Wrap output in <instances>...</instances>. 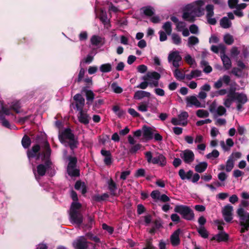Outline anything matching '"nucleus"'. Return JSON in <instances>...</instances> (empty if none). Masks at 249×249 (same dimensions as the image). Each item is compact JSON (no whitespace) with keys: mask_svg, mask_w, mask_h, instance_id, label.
Masks as SVG:
<instances>
[{"mask_svg":"<svg viewBox=\"0 0 249 249\" xmlns=\"http://www.w3.org/2000/svg\"><path fill=\"white\" fill-rule=\"evenodd\" d=\"M204 4L203 0H198L194 3L187 4L182 10V18L189 22H194L196 17H199L204 14V9L202 8Z\"/></svg>","mask_w":249,"mask_h":249,"instance_id":"f257e3e1","label":"nucleus"},{"mask_svg":"<svg viewBox=\"0 0 249 249\" xmlns=\"http://www.w3.org/2000/svg\"><path fill=\"white\" fill-rule=\"evenodd\" d=\"M59 140L61 143L65 142V139L69 140L68 142L70 149L73 150L76 148L78 145V141L77 138H75L74 134L72 132V130L70 128L65 129L58 136Z\"/></svg>","mask_w":249,"mask_h":249,"instance_id":"f03ea898","label":"nucleus"},{"mask_svg":"<svg viewBox=\"0 0 249 249\" xmlns=\"http://www.w3.org/2000/svg\"><path fill=\"white\" fill-rule=\"evenodd\" d=\"M174 212L179 213L184 219L192 221L195 219V214L193 210L188 206L177 205L174 208Z\"/></svg>","mask_w":249,"mask_h":249,"instance_id":"7ed1b4c3","label":"nucleus"},{"mask_svg":"<svg viewBox=\"0 0 249 249\" xmlns=\"http://www.w3.org/2000/svg\"><path fill=\"white\" fill-rule=\"evenodd\" d=\"M239 217V225L241 227L240 232L245 233L249 230V213L245 211L243 208H240L237 211Z\"/></svg>","mask_w":249,"mask_h":249,"instance_id":"20e7f679","label":"nucleus"},{"mask_svg":"<svg viewBox=\"0 0 249 249\" xmlns=\"http://www.w3.org/2000/svg\"><path fill=\"white\" fill-rule=\"evenodd\" d=\"M160 78V74L156 71H148L147 73L142 77V79L144 80L139 85L137 86L138 88L142 89H145L148 86L149 83L148 81H150L151 79L159 80Z\"/></svg>","mask_w":249,"mask_h":249,"instance_id":"39448f33","label":"nucleus"},{"mask_svg":"<svg viewBox=\"0 0 249 249\" xmlns=\"http://www.w3.org/2000/svg\"><path fill=\"white\" fill-rule=\"evenodd\" d=\"M193 173L192 170H189L187 173H185L183 169H180L178 171V175L182 180L190 179L193 177L192 181L193 183H196L199 180L200 176L198 173H195L194 175H193Z\"/></svg>","mask_w":249,"mask_h":249,"instance_id":"423d86ee","label":"nucleus"},{"mask_svg":"<svg viewBox=\"0 0 249 249\" xmlns=\"http://www.w3.org/2000/svg\"><path fill=\"white\" fill-rule=\"evenodd\" d=\"M169 62H172L173 66L176 68L179 67V62L182 60V57L179 54L178 51H174L169 54L168 57Z\"/></svg>","mask_w":249,"mask_h":249,"instance_id":"0eeeda50","label":"nucleus"},{"mask_svg":"<svg viewBox=\"0 0 249 249\" xmlns=\"http://www.w3.org/2000/svg\"><path fill=\"white\" fill-rule=\"evenodd\" d=\"M180 157L184 162L187 164H191L195 160V155L190 149H186L180 154Z\"/></svg>","mask_w":249,"mask_h":249,"instance_id":"6e6552de","label":"nucleus"},{"mask_svg":"<svg viewBox=\"0 0 249 249\" xmlns=\"http://www.w3.org/2000/svg\"><path fill=\"white\" fill-rule=\"evenodd\" d=\"M142 130L143 137L146 141L152 140L153 138L154 132L157 131L155 128H152L146 125L142 126Z\"/></svg>","mask_w":249,"mask_h":249,"instance_id":"1a4fd4ad","label":"nucleus"},{"mask_svg":"<svg viewBox=\"0 0 249 249\" xmlns=\"http://www.w3.org/2000/svg\"><path fill=\"white\" fill-rule=\"evenodd\" d=\"M233 211V207L230 204L226 205L222 211V214L224 217V220L227 222H230L232 219V212Z\"/></svg>","mask_w":249,"mask_h":249,"instance_id":"9d476101","label":"nucleus"},{"mask_svg":"<svg viewBox=\"0 0 249 249\" xmlns=\"http://www.w3.org/2000/svg\"><path fill=\"white\" fill-rule=\"evenodd\" d=\"M73 245L75 249H87L88 242L84 236H80L74 242Z\"/></svg>","mask_w":249,"mask_h":249,"instance_id":"9b49d317","label":"nucleus"},{"mask_svg":"<svg viewBox=\"0 0 249 249\" xmlns=\"http://www.w3.org/2000/svg\"><path fill=\"white\" fill-rule=\"evenodd\" d=\"M73 100L76 102V107L77 110H82L85 105V99L80 93L75 94L73 97Z\"/></svg>","mask_w":249,"mask_h":249,"instance_id":"f8f14e48","label":"nucleus"},{"mask_svg":"<svg viewBox=\"0 0 249 249\" xmlns=\"http://www.w3.org/2000/svg\"><path fill=\"white\" fill-rule=\"evenodd\" d=\"M40 150V146L38 144H36L32 146L31 149H28L27 151V156L29 160L35 158L36 154Z\"/></svg>","mask_w":249,"mask_h":249,"instance_id":"ddd939ff","label":"nucleus"},{"mask_svg":"<svg viewBox=\"0 0 249 249\" xmlns=\"http://www.w3.org/2000/svg\"><path fill=\"white\" fill-rule=\"evenodd\" d=\"M101 154L105 157L104 160V163L107 165H110L113 161L111 153L109 150H106L105 149H102Z\"/></svg>","mask_w":249,"mask_h":249,"instance_id":"4468645a","label":"nucleus"},{"mask_svg":"<svg viewBox=\"0 0 249 249\" xmlns=\"http://www.w3.org/2000/svg\"><path fill=\"white\" fill-rule=\"evenodd\" d=\"M107 185L111 196L117 197L120 195L119 193H116L117 185L111 178L107 181Z\"/></svg>","mask_w":249,"mask_h":249,"instance_id":"2eb2a0df","label":"nucleus"},{"mask_svg":"<svg viewBox=\"0 0 249 249\" xmlns=\"http://www.w3.org/2000/svg\"><path fill=\"white\" fill-rule=\"evenodd\" d=\"M180 232L181 230L180 229H178L171 235L170 241L173 246L176 247L180 244V240L179 237V235Z\"/></svg>","mask_w":249,"mask_h":249,"instance_id":"dca6fc26","label":"nucleus"},{"mask_svg":"<svg viewBox=\"0 0 249 249\" xmlns=\"http://www.w3.org/2000/svg\"><path fill=\"white\" fill-rule=\"evenodd\" d=\"M71 220L73 223L76 224L78 225H81L83 223V216L81 213L74 212L72 213H70Z\"/></svg>","mask_w":249,"mask_h":249,"instance_id":"f3484780","label":"nucleus"},{"mask_svg":"<svg viewBox=\"0 0 249 249\" xmlns=\"http://www.w3.org/2000/svg\"><path fill=\"white\" fill-rule=\"evenodd\" d=\"M43 151L42 153L41 159L48 158L51 157L52 150L50 144L47 141H45L43 142Z\"/></svg>","mask_w":249,"mask_h":249,"instance_id":"a211bd4d","label":"nucleus"},{"mask_svg":"<svg viewBox=\"0 0 249 249\" xmlns=\"http://www.w3.org/2000/svg\"><path fill=\"white\" fill-rule=\"evenodd\" d=\"M187 107H192L195 106L196 107H201L200 102L197 100V98L195 96H191L187 97L186 99Z\"/></svg>","mask_w":249,"mask_h":249,"instance_id":"6ab92c4d","label":"nucleus"},{"mask_svg":"<svg viewBox=\"0 0 249 249\" xmlns=\"http://www.w3.org/2000/svg\"><path fill=\"white\" fill-rule=\"evenodd\" d=\"M229 240V235L224 231H220L218 234L213 236L211 240H216L218 242L227 241Z\"/></svg>","mask_w":249,"mask_h":249,"instance_id":"aec40b11","label":"nucleus"},{"mask_svg":"<svg viewBox=\"0 0 249 249\" xmlns=\"http://www.w3.org/2000/svg\"><path fill=\"white\" fill-rule=\"evenodd\" d=\"M82 92H84L86 94L87 99V104L88 105H91L95 97V94L91 90H88L86 87H84L82 90Z\"/></svg>","mask_w":249,"mask_h":249,"instance_id":"412c9836","label":"nucleus"},{"mask_svg":"<svg viewBox=\"0 0 249 249\" xmlns=\"http://www.w3.org/2000/svg\"><path fill=\"white\" fill-rule=\"evenodd\" d=\"M160 154H158L157 156L153 158L152 152L151 151H147L145 153V156L148 163H152L154 164H159Z\"/></svg>","mask_w":249,"mask_h":249,"instance_id":"4be33fe9","label":"nucleus"},{"mask_svg":"<svg viewBox=\"0 0 249 249\" xmlns=\"http://www.w3.org/2000/svg\"><path fill=\"white\" fill-rule=\"evenodd\" d=\"M78 119L79 122L82 124H89L90 118L87 113H85L84 112L83 110H79Z\"/></svg>","mask_w":249,"mask_h":249,"instance_id":"5701e85b","label":"nucleus"},{"mask_svg":"<svg viewBox=\"0 0 249 249\" xmlns=\"http://www.w3.org/2000/svg\"><path fill=\"white\" fill-rule=\"evenodd\" d=\"M220 57L225 70H229L231 67V61L229 57L226 54L222 55V56H220Z\"/></svg>","mask_w":249,"mask_h":249,"instance_id":"b1692460","label":"nucleus"},{"mask_svg":"<svg viewBox=\"0 0 249 249\" xmlns=\"http://www.w3.org/2000/svg\"><path fill=\"white\" fill-rule=\"evenodd\" d=\"M151 94L150 92L143 91V90H138L135 92L134 96V98L135 99H142L143 97H150Z\"/></svg>","mask_w":249,"mask_h":249,"instance_id":"393cba45","label":"nucleus"},{"mask_svg":"<svg viewBox=\"0 0 249 249\" xmlns=\"http://www.w3.org/2000/svg\"><path fill=\"white\" fill-rule=\"evenodd\" d=\"M141 10L142 11L143 14L147 17H152L154 15L155 12L154 8L151 6L142 7Z\"/></svg>","mask_w":249,"mask_h":249,"instance_id":"a878e982","label":"nucleus"},{"mask_svg":"<svg viewBox=\"0 0 249 249\" xmlns=\"http://www.w3.org/2000/svg\"><path fill=\"white\" fill-rule=\"evenodd\" d=\"M208 167V163L205 162H201L195 167V170L197 173H202L204 172Z\"/></svg>","mask_w":249,"mask_h":249,"instance_id":"bb28decb","label":"nucleus"},{"mask_svg":"<svg viewBox=\"0 0 249 249\" xmlns=\"http://www.w3.org/2000/svg\"><path fill=\"white\" fill-rule=\"evenodd\" d=\"M69 162L68 163L67 170L72 169L73 168H76V164L77 162V159L75 157H69Z\"/></svg>","mask_w":249,"mask_h":249,"instance_id":"cd10ccee","label":"nucleus"},{"mask_svg":"<svg viewBox=\"0 0 249 249\" xmlns=\"http://www.w3.org/2000/svg\"><path fill=\"white\" fill-rule=\"evenodd\" d=\"M220 24L222 28L227 29L231 27V22L227 17H224L220 19Z\"/></svg>","mask_w":249,"mask_h":249,"instance_id":"c85d7f7f","label":"nucleus"},{"mask_svg":"<svg viewBox=\"0 0 249 249\" xmlns=\"http://www.w3.org/2000/svg\"><path fill=\"white\" fill-rule=\"evenodd\" d=\"M47 170L46 166L43 164H39L36 166V172L40 177L44 176Z\"/></svg>","mask_w":249,"mask_h":249,"instance_id":"c756f323","label":"nucleus"},{"mask_svg":"<svg viewBox=\"0 0 249 249\" xmlns=\"http://www.w3.org/2000/svg\"><path fill=\"white\" fill-rule=\"evenodd\" d=\"M235 100L238 103L245 104L248 101V98L246 94L243 93H238L236 96Z\"/></svg>","mask_w":249,"mask_h":249,"instance_id":"7c9ffc66","label":"nucleus"},{"mask_svg":"<svg viewBox=\"0 0 249 249\" xmlns=\"http://www.w3.org/2000/svg\"><path fill=\"white\" fill-rule=\"evenodd\" d=\"M31 143V140L29 136L26 135H25L21 140V144L22 146L25 148H28L30 146Z\"/></svg>","mask_w":249,"mask_h":249,"instance_id":"2f4dec72","label":"nucleus"},{"mask_svg":"<svg viewBox=\"0 0 249 249\" xmlns=\"http://www.w3.org/2000/svg\"><path fill=\"white\" fill-rule=\"evenodd\" d=\"M88 223L85 225V227L88 229H91L93 225L95 223L94 216L92 215H87Z\"/></svg>","mask_w":249,"mask_h":249,"instance_id":"473e14b6","label":"nucleus"},{"mask_svg":"<svg viewBox=\"0 0 249 249\" xmlns=\"http://www.w3.org/2000/svg\"><path fill=\"white\" fill-rule=\"evenodd\" d=\"M109 195L107 193H105L102 195H95L93 196V200L96 202H100L106 200L109 197Z\"/></svg>","mask_w":249,"mask_h":249,"instance_id":"72a5a7b5","label":"nucleus"},{"mask_svg":"<svg viewBox=\"0 0 249 249\" xmlns=\"http://www.w3.org/2000/svg\"><path fill=\"white\" fill-rule=\"evenodd\" d=\"M81 207L82 205L79 202H72L70 208V213H72L73 212L75 213L79 212L78 210L81 208Z\"/></svg>","mask_w":249,"mask_h":249,"instance_id":"f704fd0d","label":"nucleus"},{"mask_svg":"<svg viewBox=\"0 0 249 249\" xmlns=\"http://www.w3.org/2000/svg\"><path fill=\"white\" fill-rule=\"evenodd\" d=\"M200 65L201 67L205 66L203 71L206 73H210L213 70L212 67L209 65L208 62L205 60L201 61Z\"/></svg>","mask_w":249,"mask_h":249,"instance_id":"c9c22d12","label":"nucleus"},{"mask_svg":"<svg viewBox=\"0 0 249 249\" xmlns=\"http://www.w3.org/2000/svg\"><path fill=\"white\" fill-rule=\"evenodd\" d=\"M99 69L103 73L109 72L112 70V66L110 63H106L101 65Z\"/></svg>","mask_w":249,"mask_h":249,"instance_id":"e433bc0d","label":"nucleus"},{"mask_svg":"<svg viewBox=\"0 0 249 249\" xmlns=\"http://www.w3.org/2000/svg\"><path fill=\"white\" fill-rule=\"evenodd\" d=\"M234 167V160L230 156L226 162V171L229 172L231 171Z\"/></svg>","mask_w":249,"mask_h":249,"instance_id":"4c0bfd02","label":"nucleus"},{"mask_svg":"<svg viewBox=\"0 0 249 249\" xmlns=\"http://www.w3.org/2000/svg\"><path fill=\"white\" fill-rule=\"evenodd\" d=\"M91 43L94 46H98L102 42V38L98 36L93 35L90 38Z\"/></svg>","mask_w":249,"mask_h":249,"instance_id":"58836bf2","label":"nucleus"},{"mask_svg":"<svg viewBox=\"0 0 249 249\" xmlns=\"http://www.w3.org/2000/svg\"><path fill=\"white\" fill-rule=\"evenodd\" d=\"M197 231L199 235L203 238H207L209 236V233L204 227H201L197 229Z\"/></svg>","mask_w":249,"mask_h":249,"instance_id":"ea45409f","label":"nucleus"},{"mask_svg":"<svg viewBox=\"0 0 249 249\" xmlns=\"http://www.w3.org/2000/svg\"><path fill=\"white\" fill-rule=\"evenodd\" d=\"M68 174L71 177H77L80 176V170L76 168L67 170Z\"/></svg>","mask_w":249,"mask_h":249,"instance_id":"a19ab883","label":"nucleus"},{"mask_svg":"<svg viewBox=\"0 0 249 249\" xmlns=\"http://www.w3.org/2000/svg\"><path fill=\"white\" fill-rule=\"evenodd\" d=\"M238 93L239 92H235V89H231L227 94V98L234 101L235 100L236 97L237 96Z\"/></svg>","mask_w":249,"mask_h":249,"instance_id":"79ce46f5","label":"nucleus"},{"mask_svg":"<svg viewBox=\"0 0 249 249\" xmlns=\"http://www.w3.org/2000/svg\"><path fill=\"white\" fill-rule=\"evenodd\" d=\"M162 28L164 30L168 35H171L172 31L171 23L170 21L166 22L162 26Z\"/></svg>","mask_w":249,"mask_h":249,"instance_id":"37998d69","label":"nucleus"},{"mask_svg":"<svg viewBox=\"0 0 249 249\" xmlns=\"http://www.w3.org/2000/svg\"><path fill=\"white\" fill-rule=\"evenodd\" d=\"M224 41L227 45H231L234 42L233 36L229 34L225 35L224 36Z\"/></svg>","mask_w":249,"mask_h":249,"instance_id":"c03bdc74","label":"nucleus"},{"mask_svg":"<svg viewBox=\"0 0 249 249\" xmlns=\"http://www.w3.org/2000/svg\"><path fill=\"white\" fill-rule=\"evenodd\" d=\"M199 42L198 38L195 36H191L188 38V45L189 46L195 45Z\"/></svg>","mask_w":249,"mask_h":249,"instance_id":"a18cd8bd","label":"nucleus"},{"mask_svg":"<svg viewBox=\"0 0 249 249\" xmlns=\"http://www.w3.org/2000/svg\"><path fill=\"white\" fill-rule=\"evenodd\" d=\"M214 7L212 4H208L206 7V10L207 11L206 17H212L214 15L213 12Z\"/></svg>","mask_w":249,"mask_h":249,"instance_id":"49530a36","label":"nucleus"},{"mask_svg":"<svg viewBox=\"0 0 249 249\" xmlns=\"http://www.w3.org/2000/svg\"><path fill=\"white\" fill-rule=\"evenodd\" d=\"M111 88L116 93H121L123 92V89L119 87L117 83L114 82L111 85Z\"/></svg>","mask_w":249,"mask_h":249,"instance_id":"de8ad7c7","label":"nucleus"},{"mask_svg":"<svg viewBox=\"0 0 249 249\" xmlns=\"http://www.w3.org/2000/svg\"><path fill=\"white\" fill-rule=\"evenodd\" d=\"M174 75L175 77L178 80H183L185 77V74H183L180 70L178 69V68L175 70L174 71Z\"/></svg>","mask_w":249,"mask_h":249,"instance_id":"09e8293b","label":"nucleus"},{"mask_svg":"<svg viewBox=\"0 0 249 249\" xmlns=\"http://www.w3.org/2000/svg\"><path fill=\"white\" fill-rule=\"evenodd\" d=\"M173 43L176 45H179L181 43V39L178 35L174 33L172 35Z\"/></svg>","mask_w":249,"mask_h":249,"instance_id":"8fccbe9b","label":"nucleus"},{"mask_svg":"<svg viewBox=\"0 0 249 249\" xmlns=\"http://www.w3.org/2000/svg\"><path fill=\"white\" fill-rule=\"evenodd\" d=\"M145 176V169L143 168H140L136 171L134 177L136 178H139L140 177H143Z\"/></svg>","mask_w":249,"mask_h":249,"instance_id":"3c124183","label":"nucleus"},{"mask_svg":"<svg viewBox=\"0 0 249 249\" xmlns=\"http://www.w3.org/2000/svg\"><path fill=\"white\" fill-rule=\"evenodd\" d=\"M196 115L200 118L207 117L209 116V113L207 111L203 109H199L196 111Z\"/></svg>","mask_w":249,"mask_h":249,"instance_id":"603ef678","label":"nucleus"},{"mask_svg":"<svg viewBox=\"0 0 249 249\" xmlns=\"http://www.w3.org/2000/svg\"><path fill=\"white\" fill-rule=\"evenodd\" d=\"M85 73V69L83 68H81L80 70L79 74H78V78H77V79L75 80L74 82H77V83H80L83 79V78L84 76Z\"/></svg>","mask_w":249,"mask_h":249,"instance_id":"864d4df0","label":"nucleus"},{"mask_svg":"<svg viewBox=\"0 0 249 249\" xmlns=\"http://www.w3.org/2000/svg\"><path fill=\"white\" fill-rule=\"evenodd\" d=\"M219 155V153L218 150L214 149L211 153H210L206 155V157L207 159H211L212 158H216Z\"/></svg>","mask_w":249,"mask_h":249,"instance_id":"5fc2aeb1","label":"nucleus"},{"mask_svg":"<svg viewBox=\"0 0 249 249\" xmlns=\"http://www.w3.org/2000/svg\"><path fill=\"white\" fill-rule=\"evenodd\" d=\"M20 107L19 102H16L10 106V108L14 110L17 113H19V109Z\"/></svg>","mask_w":249,"mask_h":249,"instance_id":"6e6d98bb","label":"nucleus"},{"mask_svg":"<svg viewBox=\"0 0 249 249\" xmlns=\"http://www.w3.org/2000/svg\"><path fill=\"white\" fill-rule=\"evenodd\" d=\"M141 147L142 145L141 144H136L135 145L132 146L131 148H130L129 152L131 154H134L136 153L137 151H138L141 148Z\"/></svg>","mask_w":249,"mask_h":249,"instance_id":"4d7b16f0","label":"nucleus"},{"mask_svg":"<svg viewBox=\"0 0 249 249\" xmlns=\"http://www.w3.org/2000/svg\"><path fill=\"white\" fill-rule=\"evenodd\" d=\"M102 226L103 229L107 231L110 234L113 233L114 231V228L112 227L109 226L106 223H103Z\"/></svg>","mask_w":249,"mask_h":249,"instance_id":"13d9d810","label":"nucleus"},{"mask_svg":"<svg viewBox=\"0 0 249 249\" xmlns=\"http://www.w3.org/2000/svg\"><path fill=\"white\" fill-rule=\"evenodd\" d=\"M160 193L159 190L153 191L150 196L153 199L160 200Z\"/></svg>","mask_w":249,"mask_h":249,"instance_id":"bf43d9fd","label":"nucleus"},{"mask_svg":"<svg viewBox=\"0 0 249 249\" xmlns=\"http://www.w3.org/2000/svg\"><path fill=\"white\" fill-rule=\"evenodd\" d=\"M153 239L152 238H150L146 240L145 248L149 249H156V248L152 244Z\"/></svg>","mask_w":249,"mask_h":249,"instance_id":"052dcab7","label":"nucleus"},{"mask_svg":"<svg viewBox=\"0 0 249 249\" xmlns=\"http://www.w3.org/2000/svg\"><path fill=\"white\" fill-rule=\"evenodd\" d=\"M217 115L219 116H222L226 112V108L222 106H219L216 111Z\"/></svg>","mask_w":249,"mask_h":249,"instance_id":"680f3d73","label":"nucleus"},{"mask_svg":"<svg viewBox=\"0 0 249 249\" xmlns=\"http://www.w3.org/2000/svg\"><path fill=\"white\" fill-rule=\"evenodd\" d=\"M184 59L186 62L190 66L193 65L195 63V60L190 54L186 55Z\"/></svg>","mask_w":249,"mask_h":249,"instance_id":"e2e57ef3","label":"nucleus"},{"mask_svg":"<svg viewBox=\"0 0 249 249\" xmlns=\"http://www.w3.org/2000/svg\"><path fill=\"white\" fill-rule=\"evenodd\" d=\"M188 113L186 111H182L180 114L178 115V118L180 121H183L186 120L188 117Z\"/></svg>","mask_w":249,"mask_h":249,"instance_id":"0e129e2a","label":"nucleus"},{"mask_svg":"<svg viewBox=\"0 0 249 249\" xmlns=\"http://www.w3.org/2000/svg\"><path fill=\"white\" fill-rule=\"evenodd\" d=\"M87 236L89 237V238L90 240L95 242V243H100V238L98 236L94 235L91 233H88L87 234Z\"/></svg>","mask_w":249,"mask_h":249,"instance_id":"69168bd1","label":"nucleus"},{"mask_svg":"<svg viewBox=\"0 0 249 249\" xmlns=\"http://www.w3.org/2000/svg\"><path fill=\"white\" fill-rule=\"evenodd\" d=\"M166 164V159L162 154H160L159 165L161 166H164Z\"/></svg>","mask_w":249,"mask_h":249,"instance_id":"338daca9","label":"nucleus"},{"mask_svg":"<svg viewBox=\"0 0 249 249\" xmlns=\"http://www.w3.org/2000/svg\"><path fill=\"white\" fill-rule=\"evenodd\" d=\"M222 80V83L223 82L226 85H229L231 81V78L229 75H224L223 77L220 78Z\"/></svg>","mask_w":249,"mask_h":249,"instance_id":"774afa93","label":"nucleus"}]
</instances>
